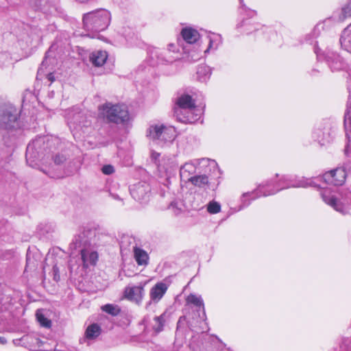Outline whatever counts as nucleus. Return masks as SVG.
I'll return each mask as SVG.
<instances>
[{
  "label": "nucleus",
  "mask_w": 351,
  "mask_h": 351,
  "mask_svg": "<svg viewBox=\"0 0 351 351\" xmlns=\"http://www.w3.org/2000/svg\"><path fill=\"white\" fill-rule=\"evenodd\" d=\"M317 186V184L311 178L282 176L278 182L274 180L267 181L265 183L260 184L256 190L243 193L241 197L242 207H246L250 204V202L247 201L248 199L253 200L261 196L271 195L282 189L291 187L306 188Z\"/></svg>",
  "instance_id": "obj_1"
},
{
  "label": "nucleus",
  "mask_w": 351,
  "mask_h": 351,
  "mask_svg": "<svg viewBox=\"0 0 351 351\" xmlns=\"http://www.w3.org/2000/svg\"><path fill=\"white\" fill-rule=\"evenodd\" d=\"M57 141V139L43 136L36 138L29 143L26 150V160L29 165L36 167L38 165L37 162L40 161L44 163L49 158H53L57 165L64 162L66 158L64 155L58 154L55 157L52 155Z\"/></svg>",
  "instance_id": "obj_2"
},
{
  "label": "nucleus",
  "mask_w": 351,
  "mask_h": 351,
  "mask_svg": "<svg viewBox=\"0 0 351 351\" xmlns=\"http://www.w3.org/2000/svg\"><path fill=\"white\" fill-rule=\"evenodd\" d=\"M91 235L92 232L90 230H84L75 237L69 245L71 256L80 255L85 267L89 265H95L98 258L97 252L90 250L89 238Z\"/></svg>",
  "instance_id": "obj_3"
},
{
  "label": "nucleus",
  "mask_w": 351,
  "mask_h": 351,
  "mask_svg": "<svg viewBox=\"0 0 351 351\" xmlns=\"http://www.w3.org/2000/svg\"><path fill=\"white\" fill-rule=\"evenodd\" d=\"M110 18V13L106 10H99L84 14V28L89 32L87 36L99 38L98 33L108 27Z\"/></svg>",
  "instance_id": "obj_4"
},
{
  "label": "nucleus",
  "mask_w": 351,
  "mask_h": 351,
  "mask_svg": "<svg viewBox=\"0 0 351 351\" xmlns=\"http://www.w3.org/2000/svg\"><path fill=\"white\" fill-rule=\"evenodd\" d=\"M147 136L158 144L171 143L177 136L174 127L162 123L151 125L147 130Z\"/></svg>",
  "instance_id": "obj_5"
},
{
  "label": "nucleus",
  "mask_w": 351,
  "mask_h": 351,
  "mask_svg": "<svg viewBox=\"0 0 351 351\" xmlns=\"http://www.w3.org/2000/svg\"><path fill=\"white\" fill-rule=\"evenodd\" d=\"M320 195L323 201L337 212L343 215L348 213L351 206L350 191H346L344 197H341V199H339L331 189L323 187Z\"/></svg>",
  "instance_id": "obj_6"
},
{
  "label": "nucleus",
  "mask_w": 351,
  "mask_h": 351,
  "mask_svg": "<svg viewBox=\"0 0 351 351\" xmlns=\"http://www.w3.org/2000/svg\"><path fill=\"white\" fill-rule=\"evenodd\" d=\"M100 114L108 122L122 123L129 119L127 107L125 105L106 103L99 107Z\"/></svg>",
  "instance_id": "obj_7"
},
{
  "label": "nucleus",
  "mask_w": 351,
  "mask_h": 351,
  "mask_svg": "<svg viewBox=\"0 0 351 351\" xmlns=\"http://www.w3.org/2000/svg\"><path fill=\"white\" fill-rule=\"evenodd\" d=\"M17 109L8 104L0 108V130L12 131L20 128Z\"/></svg>",
  "instance_id": "obj_8"
},
{
  "label": "nucleus",
  "mask_w": 351,
  "mask_h": 351,
  "mask_svg": "<svg viewBox=\"0 0 351 351\" xmlns=\"http://www.w3.org/2000/svg\"><path fill=\"white\" fill-rule=\"evenodd\" d=\"M346 178L344 168L339 167L325 173L322 177L316 178L317 180H324L326 183L333 185H342Z\"/></svg>",
  "instance_id": "obj_9"
},
{
  "label": "nucleus",
  "mask_w": 351,
  "mask_h": 351,
  "mask_svg": "<svg viewBox=\"0 0 351 351\" xmlns=\"http://www.w3.org/2000/svg\"><path fill=\"white\" fill-rule=\"evenodd\" d=\"M151 188L145 182H140L132 185L130 189V194L132 197L140 202H146L149 197Z\"/></svg>",
  "instance_id": "obj_10"
},
{
  "label": "nucleus",
  "mask_w": 351,
  "mask_h": 351,
  "mask_svg": "<svg viewBox=\"0 0 351 351\" xmlns=\"http://www.w3.org/2000/svg\"><path fill=\"white\" fill-rule=\"evenodd\" d=\"M146 282H141L138 285L128 286L125 288L124 295L126 299L140 304L145 295L144 287Z\"/></svg>",
  "instance_id": "obj_11"
},
{
  "label": "nucleus",
  "mask_w": 351,
  "mask_h": 351,
  "mask_svg": "<svg viewBox=\"0 0 351 351\" xmlns=\"http://www.w3.org/2000/svg\"><path fill=\"white\" fill-rule=\"evenodd\" d=\"M176 107L175 108V113L178 115L182 113V110H188V113H193L195 110V101L189 95H182L178 97L176 102Z\"/></svg>",
  "instance_id": "obj_12"
},
{
  "label": "nucleus",
  "mask_w": 351,
  "mask_h": 351,
  "mask_svg": "<svg viewBox=\"0 0 351 351\" xmlns=\"http://www.w3.org/2000/svg\"><path fill=\"white\" fill-rule=\"evenodd\" d=\"M178 52V48L173 43L168 45L167 49L162 51H155L152 53V56H155L160 62H172L175 60L176 57L171 53Z\"/></svg>",
  "instance_id": "obj_13"
},
{
  "label": "nucleus",
  "mask_w": 351,
  "mask_h": 351,
  "mask_svg": "<svg viewBox=\"0 0 351 351\" xmlns=\"http://www.w3.org/2000/svg\"><path fill=\"white\" fill-rule=\"evenodd\" d=\"M344 125L346 130V136L348 140L345 152L346 154L351 155V92H350L347 110L345 113Z\"/></svg>",
  "instance_id": "obj_14"
},
{
  "label": "nucleus",
  "mask_w": 351,
  "mask_h": 351,
  "mask_svg": "<svg viewBox=\"0 0 351 351\" xmlns=\"http://www.w3.org/2000/svg\"><path fill=\"white\" fill-rule=\"evenodd\" d=\"M162 171H165L167 176L173 174L178 167V162L175 157L164 158L158 165Z\"/></svg>",
  "instance_id": "obj_15"
},
{
  "label": "nucleus",
  "mask_w": 351,
  "mask_h": 351,
  "mask_svg": "<svg viewBox=\"0 0 351 351\" xmlns=\"http://www.w3.org/2000/svg\"><path fill=\"white\" fill-rule=\"evenodd\" d=\"M326 59L332 71H338L344 66L343 59L337 53L328 52Z\"/></svg>",
  "instance_id": "obj_16"
},
{
  "label": "nucleus",
  "mask_w": 351,
  "mask_h": 351,
  "mask_svg": "<svg viewBox=\"0 0 351 351\" xmlns=\"http://www.w3.org/2000/svg\"><path fill=\"white\" fill-rule=\"evenodd\" d=\"M167 290V286L163 282L156 284L150 290V299L154 302H158L163 297Z\"/></svg>",
  "instance_id": "obj_17"
},
{
  "label": "nucleus",
  "mask_w": 351,
  "mask_h": 351,
  "mask_svg": "<svg viewBox=\"0 0 351 351\" xmlns=\"http://www.w3.org/2000/svg\"><path fill=\"white\" fill-rule=\"evenodd\" d=\"M196 171V165L193 162L184 163L180 169V176L182 180L187 182Z\"/></svg>",
  "instance_id": "obj_18"
},
{
  "label": "nucleus",
  "mask_w": 351,
  "mask_h": 351,
  "mask_svg": "<svg viewBox=\"0 0 351 351\" xmlns=\"http://www.w3.org/2000/svg\"><path fill=\"white\" fill-rule=\"evenodd\" d=\"M208 39V46L204 51V53H208L210 51H216L222 43V38L220 34L215 33H209L207 36Z\"/></svg>",
  "instance_id": "obj_19"
},
{
  "label": "nucleus",
  "mask_w": 351,
  "mask_h": 351,
  "mask_svg": "<svg viewBox=\"0 0 351 351\" xmlns=\"http://www.w3.org/2000/svg\"><path fill=\"white\" fill-rule=\"evenodd\" d=\"M183 39L188 44H193L196 43L199 38V32L191 27H185L181 32Z\"/></svg>",
  "instance_id": "obj_20"
},
{
  "label": "nucleus",
  "mask_w": 351,
  "mask_h": 351,
  "mask_svg": "<svg viewBox=\"0 0 351 351\" xmlns=\"http://www.w3.org/2000/svg\"><path fill=\"white\" fill-rule=\"evenodd\" d=\"M107 58V52L101 50L93 51L90 56V61L95 66H101L102 65H104Z\"/></svg>",
  "instance_id": "obj_21"
},
{
  "label": "nucleus",
  "mask_w": 351,
  "mask_h": 351,
  "mask_svg": "<svg viewBox=\"0 0 351 351\" xmlns=\"http://www.w3.org/2000/svg\"><path fill=\"white\" fill-rule=\"evenodd\" d=\"M340 43L343 48L351 53V24L344 29L340 38Z\"/></svg>",
  "instance_id": "obj_22"
},
{
  "label": "nucleus",
  "mask_w": 351,
  "mask_h": 351,
  "mask_svg": "<svg viewBox=\"0 0 351 351\" xmlns=\"http://www.w3.org/2000/svg\"><path fill=\"white\" fill-rule=\"evenodd\" d=\"M197 79L201 82H206L210 77L211 69L207 65H199L197 69Z\"/></svg>",
  "instance_id": "obj_23"
},
{
  "label": "nucleus",
  "mask_w": 351,
  "mask_h": 351,
  "mask_svg": "<svg viewBox=\"0 0 351 351\" xmlns=\"http://www.w3.org/2000/svg\"><path fill=\"white\" fill-rule=\"evenodd\" d=\"M187 182H190L194 186L199 188H204L209 184L208 178L206 175L194 176Z\"/></svg>",
  "instance_id": "obj_24"
},
{
  "label": "nucleus",
  "mask_w": 351,
  "mask_h": 351,
  "mask_svg": "<svg viewBox=\"0 0 351 351\" xmlns=\"http://www.w3.org/2000/svg\"><path fill=\"white\" fill-rule=\"evenodd\" d=\"M134 258L137 263L140 265H146L148 261V254L145 251L137 247H134Z\"/></svg>",
  "instance_id": "obj_25"
},
{
  "label": "nucleus",
  "mask_w": 351,
  "mask_h": 351,
  "mask_svg": "<svg viewBox=\"0 0 351 351\" xmlns=\"http://www.w3.org/2000/svg\"><path fill=\"white\" fill-rule=\"evenodd\" d=\"M186 302L187 304H192L195 306L202 307L204 314L205 315L204 305L201 296L191 293L187 296Z\"/></svg>",
  "instance_id": "obj_26"
},
{
  "label": "nucleus",
  "mask_w": 351,
  "mask_h": 351,
  "mask_svg": "<svg viewBox=\"0 0 351 351\" xmlns=\"http://www.w3.org/2000/svg\"><path fill=\"white\" fill-rule=\"evenodd\" d=\"M100 334V328L96 324L90 325L86 330L85 337L88 339H94Z\"/></svg>",
  "instance_id": "obj_27"
},
{
  "label": "nucleus",
  "mask_w": 351,
  "mask_h": 351,
  "mask_svg": "<svg viewBox=\"0 0 351 351\" xmlns=\"http://www.w3.org/2000/svg\"><path fill=\"white\" fill-rule=\"evenodd\" d=\"M101 310L112 316H116L121 312L118 305L107 304L101 306Z\"/></svg>",
  "instance_id": "obj_28"
},
{
  "label": "nucleus",
  "mask_w": 351,
  "mask_h": 351,
  "mask_svg": "<svg viewBox=\"0 0 351 351\" xmlns=\"http://www.w3.org/2000/svg\"><path fill=\"white\" fill-rule=\"evenodd\" d=\"M165 314H162L160 316L154 317L155 324L153 326V328L156 332H159L163 330L165 322Z\"/></svg>",
  "instance_id": "obj_29"
},
{
  "label": "nucleus",
  "mask_w": 351,
  "mask_h": 351,
  "mask_svg": "<svg viewBox=\"0 0 351 351\" xmlns=\"http://www.w3.org/2000/svg\"><path fill=\"white\" fill-rule=\"evenodd\" d=\"M315 134L317 136V140L322 145H324L331 141L330 136L328 132L325 133L321 130H318L315 132Z\"/></svg>",
  "instance_id": "obj_30"
},
{
  "label": "nucleus",
  "mask_w": 351,
  "mask_h": 351,
  "mask_svg": "<svg viewBox=\"0 0 351 351\" xmlns=\"http://www.w3.org/2000/svg\"><path fill=\"white\" fill-rule=\"evenodd\" d=\"M83 118V114L80 112L75 113L74 114H68V123L71 126V124L79 125L81 124V119Z\"/></svg>",
  "instance_id": "obj_31"
},
{
  "label": "nucleus",
  "mask_w": 351,
  "mask_h": 351,
  "mask_svg": "<svg viewBox=\"0 0 351 351\" xmlns=\"http://www.w3.org/2000/svg\"><path fill=\"white\" fill-rule=\"evenodd\" d=\"M207 210L210 214H217L221 210V205L217 202L212 201L208 204Z\"/></svg>",
  "instance_id": "obj_32"
},
{
  "label": "nucleus",
  "mask_w": 351,
  "mask_h": 351,
  "mask_svg": "<svg viewBox=\"0 0 351 351\" xmlns=\"http://www.w3.org/2000/svg\"><path fill=\"white\" fill-rule=\"evenodd\" d=\"M169 209L176 215L180 214L183 211L182 203L178 202H172L169 206Z\"/></svg>",
  "instance_id": "obj_33"
},
{
  "label": "nucleus",
  "mask_w": 351,
  "mask_h": 351,
  "mask_svg": "<svg viewBox=\"0 0 351 351\" xmlns=\"http://www.w3.org/2000/svg\"><path fill=\"white\" fill-rule=\"evenodd\" d=\"M36 317L41 326L47 328H49L51 326V321L46 318L43 314L37 313Z\"/></svg>",
  "instance_id": "obj_34"
},
{
  "label": "nucleus",
  "mask_w": 351,
  "mask_h": 351,
  "mask_svg": "<svg viewBox=\"0 0 351 351\" xmlns=\"http://www.w3.org/2000/svg\"><path fill=\"white\" fill-rule=\"evenodd\" d=\"M101 171L105 175H110L114 173V168L111 165H106L102 167Z\"/></svg>",
  "instance_id": "obj_35"
},
{
  "label": "nucleus",
  "mask_w": 351,
  "mask_h": 351,
  "mask_svg": "<svg viewBox=\"0 0 351 351\" xmlns=\"http://www.w3.org/2000/svg\"><path fill=\"white\" fill-rule=\"evenodd\" d=\"M252 25V24H251L249 21H243L241 22V23L239 24L237 27H245V32L249 34L252 31V28H251Z\"/></svg>",
  "instance_id": "obj_36"
},
{
  "label": "nucleus",
  "mask_w": 351,
  "mask_h": 351,
  "mask_svg": "<svg viewBox=\"0 0 351 351\" xmlns=\"http://www.w3.org/2000/svg\"><path fill=\"white\" fill-rule=\"evenodd\" d=\"M342 14L343 18L351 16V3H348L342 8Z\"/></svg>",
  "instance_id": "obj_37"
},
{
  "label": "nucleus",
  "mask_w": 351,
  "mask_h": 351,
  "mask_svg": "<svg viewBox=\"0 0 351 351\" xmlns=\"http://www.w3.org/2000/svg\"><path fill=\"white\" fill-rule=\"evenodd\" d=\"M199 114H195V117H191L189 114L186 117H184L183 118L178 117V119L182 121V122H189V123H193L196 120H197Z\"/></svg>",
  "instance_id": "obj_38"
},
{
  "label": "nucleus",
  "mask_w": 351,
  "mask_h": 351,
  "mask_svg": "<svg viewBox=\"0 0 351 351\" xmlns=\"http://www.w3.org/2000/svg\"><path fill=\"white\" fill-rule=\"evenodd\" d=\"M53 279L56 281H58L60 280V275H59V269L56 265L53 266Z\"/></svg>",
  "instance_id": "obj_39"
},
{
  "label": "nucleus",
  "mask_w": 351,
  "mask_h": 351,
  "mask_svg": "<svg viewBox=\"0 0 351 351\" xmlns=\"http://www.w3.org/2000/svg\"><path fill=\"white\" fill-rule=\"evenodd\" d=\"M10 59V57L9 54H8L6 53H0V61L2 60L3 62H9Z\"/></svg>",
  "instance_id": "obj_40"
},
{
  "label": "nucleus",
  "mask_w": 351,
  "mask_h": 351,
  "mask_svg": "<svg viewBox=\"0 0 351 351\" xmlns=\"http://www.w3.org/2000/svg\"><path fill=\"white\" fill-rule=\"evenodd\" d=\"M110 195L114 199L121 200V201L123 200V199L121 198L120 196L119 195H117V194L110 193Z\"/></svg>",
  "instance_id": "obj_41"
},
{
  "label": "nucleus",
  "mask_w": 351,
  "mask_h": 351,
  "mask_svg": "<svg viewBox=\"0 0 351 351\" xmlns=\"http://www.w3.org/2000/svg\"><path fill=\"white\" fill-rule=\"evenodd\" d=\"M29 337L28 335H24L21 339H19V341H23V343H25L28 340Z\"/></svg>",
  "instance_id": "obj_42"
},
{
  "label": "nucleus",
  "mask_w": 351,
  "mask_h": 351,
  "mask_svg": "<svg viewBox=\"0 0 351 351\" xmlns=\"http://www.w3.org/2000/svg\"><path fill=\"white\" fill-rule=\"evenodd\" d=\"M7 343V340L3 337H0V344H5Z\"/></svg>",
  "instance_id": "obj_43"
},
{
  "label": "nucleus",
  "mask_w": 351,
  "mask_h": 351,
  "mask_svg": "<svg viewBox=\"0 0 351 351\" xmlns=\"http://www.w3.org/2000/svg\"><path fill=\"white\" fill-rule=\"evenodd\" d=\"M26 261H27V266H26V267H30V265H31V259H30L29 256L28 254L27 255V260H26Z\"/></svg>",
  "instance_id": "obj_44"
},
{
  "label": "nucleus",
  "mask_w": 351,
  "mask_h": 351,
  "mask_svg": "<svg viewBox=\"0 0 351 351\" xmlns=\"http://www.w3.org/2000/svg\"><path fill=\"white\" fill-rule=\"evenodd\" d=\"M47 78L49 81L51 82H53L54 80V77H53V75L52 73H49L48 75H47Z\"/></svg>",
  "instance_id": "obj_45"
},
{
  "label": "nucleus",
  "mask_w": 351,
  "mask_h": 351,
  "mask_svg": "<svg viewBox=\"0 0 351 351\" xmlns=\"http://www.w3.org/2000/svg\"><path fill=\"white\" fill-rule=\"evenodd\" d=\"M160 156V154L158 153H156V152H154L152 153V157L156 160L157 158Z\"/></svg>",
  "instance_id": "obj_46"
},
{
  "label": "nucleus",
  "mask_w": 351,
  "mask_h": 351,
  "mask_svg": "<svg viewBox=\"0 0 351 351\" xmlns=\"http://www.w3.org/2000/svg\"><path fill=\"white\" fill-rule=\"evenodd\" d=\"M199 57L200 56L199 55H195V56H192V59H193V60H196L199 59Z\"/></svg>",
  "instance_id": "obj_47"
},
{
  "label": "nucleus",
  "mask_w": 351,
  "mask_h": 351,
  "mask_svg": "<svg viewBox=\"0 0 351 351\" xmlns=\"http://www.w3.org/2000/svg\"><path fill=\"white\" fill-rule=\"evenodd\" d=\"M80 3H86L89 1L90 0H77Z\"/></svg>",
  "instance_id": "obj_48"
},
{
  "label": "nucleus",
  "mask_w": 351,
  "mask_h": 351,
  "mask_svg": "<svg viewBox=\"0 0 351 351\" xmlns=\"http://www.w3.org/2000/svg\"><path fill=\"white\" fill-rule=\"evenodd\" d=\"M252 14H256L254 11H252Z\"/></svg>",
  "instance_id": "obj_49"
},
{
  "label": "nucleus",
  "mask_w": 351,
  "mask_h": 351,
  "mask_svg": "<svg viewBox=\"0 0 351 351\" xmlns=\"http://www.w3.org/2000/svg\"><path fill=\"white\" fill-rule=\"evenodd\" d=\"M239 1H240L241 4H242L243 0H239Z\"/></svg>",
  "instance_id": "obj_50"
}]
</instances>
